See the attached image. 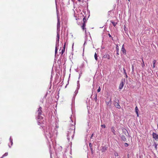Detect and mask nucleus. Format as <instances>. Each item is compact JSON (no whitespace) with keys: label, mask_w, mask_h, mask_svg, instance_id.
<instances>
[{"label":"nucleus","mask_w":158,"mask_h":158,"mask_svg":"<svg viewBox=\"0 0 158 158\" xmlns=\"http://www.w3.org/2000/svg\"><path fill=\"white\" fill-rule=\"evenodd\" d=\"M74 125L72 124L70 128V130L69 131H68L67 134V139L69 141L70 140L72 139L74 136V131H73L75 129V127L74 126L75 125V123H74Z\"/></svg>","instance_id":"obj_1"},{"label":"nucleus","mask_w":158,"mask_h":158,"mask_svg":"<svg viewBox=\"0 0 158 158\" xmlns=\"http://www.w3.org/2000/svg\"><path fill=\"white\" fill-rule=\"evenodd\" d=\"M42 108L41 107H40L39 108L37 111V114H38V119H40V122L38 123V124L40 125V124H41V123H42V120L43 119V117L41 116L42 115Z\"/></svg>","instance_id":"obj_2"},{"label":"nucleus","mask_w":158,"mask_h":158,"mask_svg":"<svg viewBox=\"0 0 158 158\" xmlns=\"http://www.w3.org/2000/svg\"><path fill=\"white\" fill-rule=\"evenodd\" d=\"M59 34L57 33V38L56 39V45L55 47V54L56 55L57 53L58 48H57L59 46Z\"/></svg>","instance_id":"obj_3"},{"label":"nucleus","mask_w":158,"mask_h":158,"mask_svg":"<svg viewBox=\"0 0 158 158\" xmlns=\"http://www.w3.org/2000/svg\"><path fill=\"white\" fill-rule=\"evenodd\" d=\"M114 105L117 108L119 109L121 108V106L119 104V101L118 100L115 99Z\"/></svg>","instance_id":"obj_4"},{"label":"nucleus","mask_w":158,"mask_h":158,"mask_svg":"<svg viewBox=\"0 0 158 158\" xmlns=\"http://www.w3.org/2000/svg\"><path fill=\"white\" fill-rule=\"evenodd\" d=\"M152 136L153 138H154L156 140H158V135L153 132L152 134Z\"/></svg>","instance_id":"obj_5"},{"label":"nucleus","mask_w":158,"mask_h":158,"mask_svg":"<svg viewBox=\"0 0 158 158\" xmlns=\"http://www.w3.org/2000/svg\"><path fill=\"white\" fill-rule=\"evenodd\" d=\"M124 83L123 80H122L121 82L119 85V89H122L124 85Z\"/></svg>","instance_id":"obj_6"},{"label":"nucleus","mask_w":158,"mask_h":158,"mask_svg":"<svg viewBox=\"0 0 158 158\" xmlns=\"http://www.w3.org/2000/svg\"><path fill=\"white\" fill-rule=\"evenodd\" d=\"M121 51H122L123 53L124 54H126V51L124 48V45L122 46Z\"/></svg>","instance_id":"obj_7"},{"label":"nucleus","mask_w":158,"mask_h":158,"mask_svg":"<svg viewBox=\"0 0 158 158\" xmlns=\"http://www.w3.org/2000/svg\"><path fill=\"white\" fill-rule=\"evenodd\" d=\"M103 58H107L108 59H110V57L109 55L107 54L104 55L103 56Z\"/></svg>","instance_id":"obj_8"},{"label":"nucleus","mask_w":158,"mask_h":158,"mask_svg":"<svg viewBox=\"0 0 158 158\" xmlns=\"http://www.w3.org/2000/svg\"><path fill=\"white\" fill-rule=\"evenodd\" d=\"M135 112L136 113V114L137 115V117H138L139 116V114H138L139 109L137 106H136V107H135Z\"/></svg>","instance_id":"obj_9"},{"label":"nucleus","mask_w":158,"mask_h":158,"mask_svg":"<svg viewBox=\"0 0 158 158\" xmlns=\"http://www.w3.org/2000/svg\"><path fill=\"white\" fill-rule=\"evenodd\" d=\"M60 27V22L59 19L58 18V22L57 24V29H59Z\"/></svg>","instance_id":"obj_10"},{"label":"nucleus","mask_w":158,"mask_h":158,"mask_svg":"<svg viewBox=\"0 0 158 158\" xmlns=\"http://www.w3.org/2000/svg\"><path fill=\"white\" fill-rule=\"evenodd\" d=\"M115 128L114 127H112L111 128V131L113 132V133L114 134V135H115L116 134L115 133V131L114 129Z\"/></svg>","instance_id":"obj_11"},{"label":"nucleus","mask_w":158,"mask_h":158,"mask_svg":"<svg viewBox=\"0 0 158 158\" xmlns=\"http://www.w3.org/2000/svg\"><path fill=\"white\" fill-rule=\"evenodd\" d=\"M121 138L124 141H126V139L125 137V136L123 135H122L121 136Z\"/></svg>","instance_id":"obj_12"},{"label":"nucleus","mask_w":158,"mask_h":158,"mask_svg":"<svg viewBox=\"0 0 158 158\" xmlns=\"http://www.w3.org/2000/svg\"><path fill=\"white\" fill-rule=\"evenodd\" d=\"M45 135L47 137V136H48L49 137H51V135L50 133L49 132L48 133V132L47 131V133H45Z\"/></svg>","instance_id":"obj_13"},{"label":"nucleus","mask_w":158,"mask_h":158,"mask_svg":"<svg viewBox=\"0 0 158 158\" xmlns=\"http://www.w3.org/2000/svg\"><path fill=\"white\" fill-rule=\"evenodd\" d=\"M116 49L117 51V55H119L118 52H119V49L118 46H117L116 47Z\"/></svg>","instance_id":"obj_14"},{"label":"nucleus","mask_w":158,"mask_h":158,"mask_svg":"<svg viewBox=\"0 0 158 158\" xmlns=\"http://www.w3.org/2000/svg\"><path fill=\"white\" fill-rule=\"evenodd\" d=\"M77 89H79V87H80V85H79V81H77Z\"/></svg>","instance_id":"obj_15"},{"label":"nucleus","mask_w":158,"mask_h":158,"mask_svg":"<svg viewBox=\"0 0 158 158\" xmlns=\"http://www.w3.org/2000/svg\"><path fill=\"white\" fill-rule=\"evenodd\" d=\"M94 57H95V59L96 60H98V58H97V54H96V53H95V54H94Z\"/></svg>","instance_id":"obj_16"},{"label":"nucleus","mask_w":158,"mask_h":158,"mask_svg":"<svg viewBox=\"0 0 158 158\" xmlns=\"http://www.w3.org/2000/svg\"><path fill=\"white\" fill-rule=\"evenodd\" d=\"M153 67H155V64L156 62V60H154L153 61Z\"/></svg>","instance_id":"obj_17"},{"label":"nucleus","mask_w":158,"mask_h":158,"mask_svg":"<svg viewBox=\"0 0 158 158\" xmlns=\"http://www.w3.org/2000/svg\"><path fill=\"white\" fill-rule=\"evenodd\" d=\"M114 155L115 156H118V153L117 152H115L114 153Z\"/></svg>","instance_id":"obj_18"},{"label":"nucleus","mask_w":158,"mask_h":158,"mask_svg":"<svg viewBox=\"0 0 158 158\" xmlns=\"http://www.w3.org/2000/svg\"><path fill=\"white\" fill-rule=\"evenodd\" d=\"M112 24H113V25L114 26H115L116 25V24H117L116 23H115L114 22H112Z\"/></svg>","instance_id":"obj_19"},{"label":"nucleus","mask_w":158,"mask_h":158,"mask_svg":"<svg viewBox=\"0 0 158 158\" xmlns=\"http://www.w3.org/2000/svg\"><path fill=\"white\" fill-rule=\"evenodd\" d=\"M92 144L91 143H89V146L90 147V148H92Z\"/></svg>","instance_id":"obj_20"},{"label":"nucleus","mask_w":158,"mask_h":158,"mask_svg":"<svg viewBox=\"0 0 158 158\" xmlns=\"http://www.w3.org/2000/svg\"><path fill=\"white\" fill-rule=\"evenodd\" d=\"M77 90H76L75 91V95H77V93H78V89H77Z\"/></svg>","instance_id":"obj_21"},{"label":"nucleus","mask_w":158,"mask_h":158,"mask_svg":"<svg viewBox=\"0 0 158 158\" xmlns=\"http://www.w3.org/2000/svg\"><path fill=\"white\" fill-rule=\"evenodd\" d=\"M100 90H101V88H100V87H99L98 89L97 90V91L98 92H100Z\"/></svg>","instance_id":"obj_22"},{"label":"nucleus","mask_w":158,"mask_h":158,"mask_svg":"<svg viewBox=\"0 0 158 158\" xmlns=\"http://www.w3.org/2000/svg\"><path fill=\"white\" fill-rule=\"evenodd\" d=\"M123 132L124 133H126V132H127V130H126V129H124L123 130Z\"/></svg>","instance_id":"obj_23"},{"label":"nucleus","mask_w":158,"mask_h":158,"mask_svg":"<svg viewBox=\"0 0 158 158\" xmlns=\"http://www.w3.org/2000/svg\"><path fill=\"white\" fill-rule=\"evenodd\" d=\"M101 127L102 128H105L106 127V126L104 124L102 125Z\"/></svg>","instance_id":"obj_24"},{"label":"nucleus","mask_w":158,"mask_h":158,"mask_svg":"<svg viewBox=\"0 0 158 158\" xmlns=\"http://www.w3.org/2000/svg\"><path fill=\"white\" fill-rule=\"evenodd\" d=\"M8 155V153H7V152H6L3 155V157L4 156H6L7 155Z\"/></svg>","instance_id":"obj_25"},{"label":"nucleus","mask_w":158,"mask_h":158,"mask_svg":"<svg viewBox=\"0 0 158 158\" xmlns=\"http://www.w3.org/2000/svg\"><path fill=\"white\" fill-rule=\"evenodd\" d=\"M142 61H143V63H142V67H143L144 66V62H143V59H142Z\"/></svg>","instance_id":"obj_26"},{"label":"nucleus","mask_w":158,"mask_h":158,"mask_svg":"<svg viewBox=\"0 0 158 158\" xmlns=\"http://www.w3.org/2000/svg\"><path fill=\"white\" fill-rule=\"evenodd\" d=\"M124 145L125 147H127L128 146V143H126L124 144Z\"/></svg>","instance_id":"obj_27"},{"label":"nucleus","mask_w":158,"mask_h":158,"mask_svg":"<svg viewBox=\"0 0 158 158\" xmlns=\"http://www.w3.org/2000/svg\"><path fill=\"white\" fill-rule=\"evenodd\" d=\"M157 144L155 143L154 145V146H155V148H156V150L157 149Z\"/></svg>","instance_id":"obj_28"},{"label":"nucleus","mask_w":158,"mask_h":158,"mask_svg":"<svg viewBox=\"0 0 158 158\" xmlns=\"http://www.w3.org/2000/svg\"><path fill=\"white\" fill-rule=\"evenodd\" d=\"M83 22H84V23H85V22L86 21V19L85 18H84L83 19Z\"/></svg>","instance_id":"obj_29"},{"label":"nucleus","mask_w":158,"mask_h":158,"mask_svg":"<svg viewBox=\"0 0 158 158\" xmlns=\"http://www.w3.org/2000/svg\"><path fill=\"white\" fill-rule=\"evenodd\" d=\"M132 71L133 72L134 71V67L133 65H132Z\"/></svg>","instance_id":"obj_30"},{"label":"nucleus","mask_w":158,"mask_h":158,"mask_svg":"<svg viewBox=\"0 0 158 158\" xmlns=\"http://www.w3.org/2000/svg\"><path fill=\"white\" fill-rule=\"evenodd\" d=\"M83 27H85V23H83V25H82V26Z\"/></svg>","instance_id":"obj_31"},{"label":"nucleus","mask_w":158,"mask_h":158,"mask_svg":"<svg viewBox=\"0 0 158 158\" xmlns=\"http://www.w3.org/2000/svg\"><path fill=\"white\" fill-rule=\"evenodd\" d=\"M64 49H62V54L64 53Z\"/></svg>","instance_id":"obj_32"},{"label":"nucleus","mask_w":158,"mask_h":158,"mask_svg":"<svg viewBox=\"0 0 158 158\" xmlns=\"http://www.w3.org/2000/svg\"><path fill=\"white\" fill-rule=\"evenodd\" d=\"M85 27H83V26H81V28L83 30H84L85 29Z\"/></svg>","instance_id":"obj_33"},{"label":"nucleus","mask_w":158,"mask_h":158,"mask_svg":"<svg viewBox=\"0 0 158 158\" xmlns=\"http://www.w3.org/2000/svg\"><path fill=\"white\" fill-rule=\"evenodd\" d=\"M10 142L12 141L13 140L11 138V137H10Z\"/></svg>","instance_id":"obj_34"},{"label":"nucleus","mask_w":158,"mask_h":158,"mask_svg":"<svg viewBox=\"0 0 158 158\" xmlns=\"http://www.w3.org/2000/svg\"><path fill=\"white\" fill-rule=\"evenodd\" d=\"M123 70H124V73L125 74H126V70L124 69H123Z\"/></svg>","instance_id":"obj_35"},{"label":"nucleus","mask_w":158,"mask_h":158,"mask_svg":"<svg viewBox=\"0 0 158 158\" xmlns=\"http://www.w3.org/2000/svg\"><path fill=\"white\" fill-rule=\"evenodd\" d=\"M108 35L110 37H112L111 35L110 34H109Z\"/></svg>","instance_id":"obj_36"},{"label":"nucleus","mask_w":158,"mask_h":158,"mask_svg":"<svg viewBox=\"0 0 158 158\" xmlns=\"http://www.w3.org/2000/svg\"><path fill=\"white\" fill-rule=\"evenodd\" d=\"M97 94H96L95 97L94 98L96 99H97Z\"/></svg>","instance_id":"obj_37"},{"label":"nucleus","mask_w":158,"mask_h":158,"mask_svg":"<svg viewBox=\"0 0 158 158\" xmlns=\"http://www.w3.org/2000/svg\"><path fill=\"white\" fill-rule=\"evenodd\" d=\"M90 150H91V151L92 152H93V148H90Z\"/></svg>","instance_id":"obj_38"},{"label":"nucleus","mask_w":158,"mask_h":158,"mask_svg":"<svg viewBox=\"0 0 158 158\" xmlns=\"http://www.w3.org/2000/svg\"><path fill=\"white\" fill-rule=\"evenodd\" d=\"M11 142V145H12V144H13V142H12V141H11L10 142Z\"/></svg>","instance_id":"obj_39"},{"label":"nucleus","mask_w":158,"mask_h":158,"mask_svg":"<svg viewBox=\"0 0 158 158\" xmlns=\"http://www.w3.org/2000/svg\"><path fill=\"white\" fill-rule=\"evenodd\" d=\"M93 134H92L91 136V138L93 136Z\"/></svg>","instance_id":"obj_40"},{"label":"nucleus","mask_w":158,"mask_h":158,"mask_svg":"<svg viewBox=\"0 0 158 158\" xmlns=\"http://www.w3.org/2000/svg\"><path fill=\"white\" fill-rule=\"evenodd\" d=\"M126 74V77H127V74Z\"/></svg>","instance_id":"obj_41"},{"label":"nucleus","mask_w":158,"mask_h":158,"mask_svg":"<svg viewBox=\"0 0 158 158\" xmlns=\"http://www.w3.org/2000/svg\"><path fill=\"white\" fill-rule=\"evenodd\" d=\"M65 45H64L63 48H64H64H65Z\"/></svg>","instance_id":"obj_42"},{"label":"nucleus","mask_w":158,"mask_h":158,"mask_svg":"<svg viewBox=\"0 0 158 158\" xmlns=\"http://www.w3.org/2000/svg\"><path fill=\"white\" fill-rule=\"evenodd\" d=\"M78 1H79V2H80L81 0H77Z\"/></svg>","instance_id":"obj_43"},{"label":"nucleus","mask_w":158,"mask_h":158,"mask_svg":"<svg viewBox=\"0 0 158 158\" xmlns=\"http://www.w3.org/2000/svg\"><path fill=\"white\" fill-rule=\"evenodd\" d=\"M50 154H51V151H50Z\"/></svg>","instance_id":"obj_44"},{"label":"nucleus","mask_w":158,"mask_h":158,"mask_svg":"<svg viewBox=\"0 0 158 158\" xmlns=\"http://www.w3.org/2000/svg\"><path fill=\"white\" fill-rule=\"evenodd\" d=\"M157 128H158V124L157 125Z\"/></svg>","instance_id":"obj_45"},{"label":"nucleus","mask_w":158,"mask_h":158,"mask_svg":"<svg viewBox=\"0 0 158 158\" xmlns=\"http://www.w3.org/2000/svg\"><path fill=\"white\" fill-rule=\"evenodd\" d=\"M71 121H72V123H73V122L72 121V120H71Z\"/></svg>","instance_id":"obj_46"},{"label":"nucleus","mask_w":158,"mask_h":158,"mask_svg":"<svg viewBox=\"0 0 158 158\" xmlns=\"http://www.w3.org/2000/svg\"><path fill=\"white\" fill-rule=\"evenodd\" d=\"M128 1H129L130 0H128Z\"/></svg>","instance_id":"obj_47"},{"label":"nucleus","mask_w":158,"mask_h":158,"mask_svg":"<svg viewBox=\"0 0 158 158\" xmlns=\"http://www.w3.org/2000/svg\"><path fill=\"white\" fill-rule=\"evenodd\" d=\"M149 1H151V0H149Z\"/></svg>","instance_id":"obj_48"}]
</instances>
